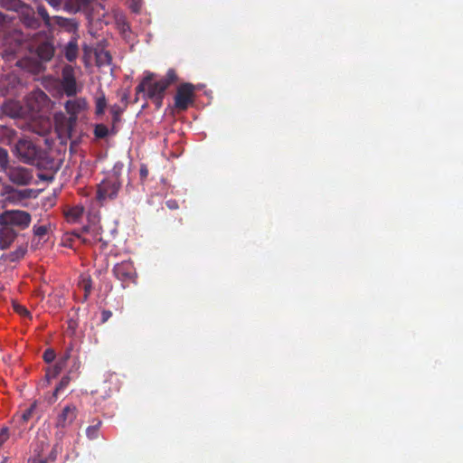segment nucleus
<instances>
[{
	"label": "nucleus",
	"mask_w": 463,
	"mask_h": 463,
	"mask_svg": "<svg viewBox=\"0 0 463 463\" xmlns=\"http://www.w3.org/2000/svg\"><path fill=\"white\" fill-rule=\"evenodd\" d=\"M154 73L147 72L143 80L136 87V95L143 94L145 99L152 100L156 109H160L163 105V99L165 98V83L160 80L153 81Z\"/></svg>",
	"instance_id": "nucleus-1"
},
{
	"label": "nucleus",
	"mask_w": 463,
	"mask_h": 463,
	"mask_svg": "<svg viewBox=\"0 0 463 463\" xmlns=\"http://www.w3.org/2000/svg\"><path fill=\"white\" fill-rule=\"evenodd\" d=\"M15 156L24 163L40 165L45 152L35 146L32 140L21 138L14 146Z\"/></svg>",
	"instance_id": "nucleus-2"
},
{
	"label": "nucleus",
	"mask_w": 463,
	"mask_h": 463,
	"mask_svg": "<svg viewBox=\"0 0 463 463\" xmlns=\"http://www.w3.org/2000/svg\"><path fill=\"white\" fill-rule=\"evenodd\" d=\"M32 48L42 61H50L55 52L53 37L45 32H39L33 39Z\"/></svg>",
	"instance_id": "nucleus-3"
},
{
	"label": "nucleus",
	"mask_w": 463,
	"mask_h": 463,
	"mask_svg": "<svg viewBox=\"0 0 463 463\" xmlns=\"http://www.w3.org/2000/svg\"><path fill=\"white\" fill-rule=\"evenodd\" d=\"M31 220L30 213L25 211L11 210L0 214V225L9 226L17 232L26 229Z\"/></svg>",
	"instance_id": "nucleus-4"
},
{
	"label": "nucleus",
	"mask_w": 463,
	"mask_h": 463,
	"mask_svg": "<svg viewBox=\"0 0 463 463\" xmlns=\"http://www.w3.org/2000/svg\"><path fill=\"white\" fill-rule=\"evenodd\" d=\"M114 276L122 282L123 288L130 283H137V271L131 260H123L117 263L112 269Z\"/></svg>",
	"instance_id": "nucleus-5"
},
{
	"label": "nucleus",
	"mask_w": 463,
	"mask_h": 463,
	"mask_svg": "<svg viewBox=\"0 0 463 463\" xmlns=\"http://www.w3.org/2000/svg\"><path fill=\"white\" fill-rule=\"evenodd\" d=\"M194 86L192 83L179 85L175 96V107L178 110H186L194 102Z\"/></svg>",
	"instance_id": "nucleus-6"
},
{
	"label": "nucleus",
	"mask_w": 463,
	"mask_h": 463,
	"mask_svg": "<svg viewBox=\"0 0 463 463\" xmlns=\"http://www.w3.org/2000/svg\"><path fill=\"white\" fill-rule=\"evenodd\" d=\"M120 183L118 178H108L102 181L97 190V199L103 202L106 199H113L118 195Z\"/></svg>",
	"instance_id": "nucleus-7"
},
{
	"label": "nucleus",
	"mask_w": 463,
	"mask_h": 463,
	"mask_svg": "<svg viewBox=\"0 0 463 463\" xmlns=\"http://www.w3.org/2000/svg\"><path fill=\"white\" fill-rule=\"evenodd\" d=\"M54 123L60 138H71L77 125V120L60 113L55 115Z\"/></svg>",
	"instance_id": "nucleus-8"
},
{
	"label": "nucleus",
	"mask_w": 463,
	"mask_h": 463,
	"mask_svg": "<svg viewBox=\"0 0 463 463\" xmlns=\"http://www.w3.org/2000/svg\"><path fill=\"white\" fill-rule=\"evenodd\" d=\"M61 87L67 97H74L78 92L74 69L71 65L62 68Z\"/></svg>",
	"instance_id": "nucleus-9"
},
{
	"label": "nucleus",
	"mask_w": 463,
	"mask_h": 463,
	"mask_svg": "<svg viewBox=\"0 0 463 463\" xmlns=\"http://www.w3.org/2000/svg\"><path fill=\"white\" fill-rule=\"evenodd\" d=\"M18 13L20 21L24 27L32 30H37L41 27L42 21L30 5L25 4Z\"/></svg>",
	"instance_id": "nucleus-10"
},
{
	"label": "nucleus",
	"mask_w": 463,
	"mask_h": 463,
	"mask_svg": "<svg viewBox=\"0 0 463 463\" xmlns=\"http://www.w3.org/2000/svg\"><path fill=\"white\" fill-rule=\"evenodd\" d=\"M6 174L9 180L18 185H26L33 179L32 172L22 166H11L6 169Z\"/></svg>",
	"instance_id": "nucleus-11"
},
{
	"label": "nucleus",
	"mask_w": 463,
	"mask_h": 463,
	"mask_svg": "<svg viewBox=\"0 0 463 463\" xmlns=\"http://www.w3.org/2000/svg\"><path fill=\"white\" fill-rule=\"evenodd\" d=\"M64 109L70 118L78 121L79 113L88 109V101L85 98L69 99L65 102Z\"/></svg>",
	"instance_id": "nucleus-12"
},
{
	"label": "nucleus",
	"mask_w": 463,
	"mask_h": 463,
	"mask_svg": "<svg viewBox=\"0 0 463 463\" xmlns=\"http://www.w3.org/2000/svg\"><path fill=\"white\" fill-rule=\"evenodd\" d=\"M18 232L9 226L0 225V249H8L17 237Z\"/></svg>",
	"instance_id": "nucleus-13"
},
{
	"label": "nucleus",
	"mask_w": 463,
	"mask_h": 463,
	"mask_svg": "<svg viewBox=\"0 0 463 463\" xmlns=\"http://www.w3.org/2000/svg\"><path fill=\"white\" fill-rule=\"evenodd\" d=\"M77 416V409L74 405L70 404L65 406L61 414L57 418V426L61 428H64L76 419Z\"/></svg>",
	"instance_id": "nucleus-14"
},
{
	"label": "nucleus",
	"mask_w": 463,
	"mask_h": 463,
	"mask_svg": "<svg viewBox=\"0 0 463 463\" xmlns=\"http://www.w3.org/2000/svg\"><path fill=\"white\" fill-rule=\"evenodd\" d=\"M94 0H64L65 9L72 14L88 12Z\"/></svg>",
	"instance_id": "nucleus-15"
},
{
	"label": "nucleus",
	"mask_w": 463,
	"mask_h": 463,
	"mask_svg": "<svg viewBox=\"0 0 463 463\" xmlns=\"http://www.w3.org/2000/svg\"><path fill=\"white\" fill-rule=\"evenodd\" d=\"M84 213V207L82 205H76L71 207L65 212V217L67 222L75 223L80 222Z\"/></svg>",
	"instance_id": "nucleus-16"
},
{
	"label": "nucleus",
	"mask_w": 463,
	"mask_h": 463,
	"mask_svg": "<svg viewBox=\"0 0 463 463\" xmlns=\"http://www.w3.org/2000/svg\"><path fill=\"white\" fill-rule=\"evenodd\" d=\"M79 47L76 39L71 40L64 47V56L69 61H73L78 57Z\"/></svg>",
	"instance_id": "nucleus-17"
},
{
	"label": "nucleus",
	"mask_w": 463,
	"mask_h": 463,
	"mask_svg": "<svg viewBox=\"0 0 463 463\" xmlns=\"http://www.w3.org/2000/svg\"><path fill=\"white\" fill-rule=\"evenodd\" d=\"M107 99L105 93L100 90L95 97V114L96 116H102L107 108Z\"/></svg>",
	"instance_id": "nucleus-18"
},
{
	"label": "nucleus",
	"mask_w": 463,
	"mask_h": 463,
	"mask_svg": "<svg viewBox=\"0 0 463 463\" xmlns=\"http://www.w3.org/2000/svg\"><path fill=\"white\" fill-rule=\"evenodd\" d=\"M25 4L22 0H0V7L19 12Z\"/></svg>",
	"instance_id": "nucleus-19"
},
{
	"label": "nucleus",
	"mask_w": 463,
	"mask_h": 463,
	"mask_svg": "<svg viewBox=\"0 0 463 463\" xmlns=\"http://www.w3.org/2000/svg\"><path fill=\"white\" fill-rule=\"evenodd\" d=\"M64 367L65 365H63L60 361H57L55 364L49 366L45 374L47 380L50 381L57 377Z\"/></svg>",
	"instance_id": "nucleus-20"
},
{
	"label": "nucleus",
	"mask_w": 463,
	"mask_h": 463,
	"mask_svg": "<svg viewBox=\"0 0 463 463\" xmlns=\"http://www.w3.org/2000/svg\"><path fill=\"white\" fill-rule=\"evenodd\" d=\"M74 379V376L65 374L60 381L59 384L56 386V388L53 391L52 397L54 400L58 398V394L62 392L64 389L68 387L71 381Z\"/></svg>",
	"instance_id": "nucleus-21"
},
{
	"label": "nucleus",
	"mask_w": 463,
	"mask_h": 463,
	"mask_svg": "<svg viewBox=\"0 0 463 463\" xmlns=\"http://www.w3.org/2000/svg\"><path fill=\"white\" fill-rule=\"evenodd\" d=\"M36 406V402L32 403L22 414L17 415L14 418H17V420L22 423H26L33 418Z\"/></svg>",
	"instance_id": "nucleus-22"
},
{
	"label": "nucleus",
	"mask_w": 463,
	"mask_h": 463,
	"mask_svg": "<svg viewBox=\"0 0 463 463\" xmlns=\"http://www.w3.org/2000/svg\"><path fill=\"white\" fill-rule=\"evenodd\" d=\"M37 14L39 17H41L44 25L47 28H50L52 26V17L49 15L44 5L41 4L37 5Z\"/></svg>",
	"instance_id": "nucleus-23"
},
{
	"label": "nucleus",
	"mask_w": 463,
	"mask_h": 463,
	"mask_svg": "<svg viewBox=\"0 0 463 463\" xmlns=\"http://www.w3.org/2000/svg\"><path fill=\"white\" fill-rule=\"evenodd\" d=\"M160 80L165 83V88L167 89L171 84L178 80V77L174 69H169L166 72V75Z\"/></svg>",
	"instance_id": "nucleus-24"
},
{
	"label": "nucleus",
	"mask_w": 463,
	"mask_h": 463,
	"mask_svg": "<svg viewBox=\"0 0 463 463\" xmlns=\"http://www.w3.org/2000/svg\"><path fill=\"white\" fill-rule=\"evenodd\" d=\"M50 229H51V224L48 223V224H43V225H34L33 228V234L36 237H39L40 239H42L43 236H45L48 233Z\"/></svg>",
	"instance_id": "nucleus-25"
},
{
	"label": "nucleus",
	"mask_w": 463,
	"mask_h": 463,
	"mask_svg": "<svg viewBox=\"0 0 463 463\" xmlns=\"http://www.w3.org/2000/svg\"><path fill=\"white\" fill-rule=\"evenodd\" d=\"M101 425V421L99 420L96 424L89 426L86 430V435L90 439H95L98 438L99 430Z\"/></svg>",
	"instance_id": "nucleus-26"
},
{
	"label": "nucleus",
	"mask_w": 463,
	"mask_h": 463,
	"mask_svg": "<svg viewBox=\"0 0 463 463\" xmlns=\"http://www.w3.org/2000/svg\"><path fill=\"white\" fill-rule=\"evenodd\" d=\"M26 246H19L14 251H12L9 255V259L10 260L12 261H15V260H18L20 259H22L24 254L26 253Z\"/></svg>",
	"instance_id": "nucleus-27"
},
{
	"label": "nucleus",
	"mask_w": 463,
	"mask_h": 463,
	"mask_svg": "<svg viewBox=\"0 0 463 463\" xmlns=\"http://www.w3.org/2000/svg\"><path fill=\"white\" fill-rule=\"evenodd\" d=\"M109 135V128L104 124H97L94 128V136L97 138H105Z\"/></svg>",
	"instance_id": "nucleus-28"
},
{
	"label": "nucleus",
	"mask_w": 463,
	"mask_h": 463,
	"mask_svg": "<svg viewBox=\"0 0 463 463\" xmlns=\"http://www.w3.org/2000/svg\"><path fill=\"white\" fill-rule=\"evenodd\" d=\"M123 109L118 105H113L110 109V112L112 114V123L113 128L117 123L120 121V115L122 113Z\"/></svg>",
	"instance_id": "nucleus-29"
},
{
	"label": "nucleus",
	"mask_w": 463,
	"mask_h": 463,
	"mask_svg": "<svg viewBox=\"0 0 463 463\" xmlns=\"http://www.w3.org/2000/svg\"><path fill=\"white\" fill-rule=\"evenodd\" d=\"M80 368V362L79 361L78 357H75L73 359V363L67 373V374L74 376V378L78 375L79 370Z\"/></svg>",
	"instance_id": "nucleus-30"
},
{
	"label": "nucleus",
	"mask_w": 463,
	"mask_h": 463,
	"mask_svg": "<svg viewBox=\"0 0 463 463\" xmlns=\"http://www.w3.org/2000/svg\"><path fill=\"white\" fill-rule=\"evenodd\" d=\"M81 288L84 290V298L83 299L86 300L89 298V295L91 292V280L90 279H83L80 283Z\"/></svg>",
	"instance_id": "nucleus-31"
},
{
	"label": "nucleus",
	"mask_w": 463,
	"mask_h": 463,
	"mask_svg": "<svg viewBox=\"0 0 463 463\" xmlns=\"http://www.w3.org/2000/svg\"><path fill=\"white\" fill-rule=\"evenodd\" d=\"M33 3L38 4L42 0H32ZM53 9L59 10L64 4V0H45Z\"/></svg>",
	"instance_id": "nucleus-32"
},
{
	"label": "nucleus",
	"mask_w": 463,
	"mask_h": 463,
	"mask_svg": "<svg viewBox=\"0 0 463 463\" xmlns=\"http://www.w3.org/2000/svg\"><path fill=\"white\" fill-rule=\"evenodd\" d=\"M8 164V153L5 148L0 147V166L6 168Z\"/></svg>",
	"instance_id": "nucleus-33"
},
{
	"label": "nucleus",
	"mask_w": 463,
	"mask_h": 463,
	"mask_svg": "<svg viewBox=\"0 0 463 463\" xmlns=\"http://www.w3.org/2000/svg\"><path fill=\"white\" fill-rule=\"evenodd\" d=\"M55 356H56V354H55L54 350L49 348L44 351L43 358L44 362H46L47 364H50L54 361Z\"/></svg>",
	"instance_id": "nucleus-34"
},
{
	"label": "nucleus",
	"mask_w": 463,
	"mask_h": 463,
	"mask_svg": "<svg viewBox=\"0 0 463 463\" xmlns=\"http://www.w3.org/2000/svg\"><path fill=\"white\" fill-rule=\"evenodd\" d=\"M10 437L9 429L7 427H3L0 430V448L3 446L5 442L7 441V439Z\"/></svg>",
	"instance_id": "nucleus-35"
},
{
	"label": "nucleus",
	"mask_w": 463,
	"mask_h": 463,
	"mask_svg": "<svg viewBox=\"0 0 463 463\" xmlns=\"http://www.w3.org/2000/svg\"><path fill=\"white\" fill-rule=\"evenodd\" d=\"M14 309L17 314L23 317H27L30 315V312L27 310V308L20 304H14Z\"/></svg>",
	"instance_id": "nucleus-36"
},
{
	"label": "nucleus",
	"mask_w": 463,
	"mask_h": 463,
	"mask_svg": "<svg viewBox=\"0 0 463 463\" xmlns=\"http://www.w3.org/2000/svg\"><path fill=\"white\" fill-rule=\"evenodd\" d=\"M72 347L71 345L67 347L62 354L61 357L59 358L58 361L61 362L63 365H66L68 360L71 358V353Z\"/></svg>",
	"instance_id": "nucleus-37"
},
{
	"label": "nucleus",
	"mask_w": 463,
	"mask_h": 463,
	"mask_svg": "<svg viewBox=\"0 0 463 463\" xmlns=\"http://www.w3.org/2000/svg\"><path fill=\"white\" fill-rule=\"evenodd\" d=\"M34 453H35V456H34L32 463H49L48 458L45 456L40 454V452L37 451L36 449H34Z\"/></svg>",
	"instance_id": "nucleus-38"
},
{
	"label": "nucleus",
	"mask_w": 463,
	"mask_h": 463,
	"mask_svg": "<svg viewBox=\"0 0 463 463\" xmlns=\"http://www.w3.org/2000/svg\"><path fill=\"white\" fill-rule=\"evenodd\" d=\"M53 20L60 26H66L67 24H72V20L63 18L61 16H54Z\"/></svg>",
	"instance_id": "nucleus-39"
},
{
	"label": "nucleus",
	"mask_w": 463,
	"mask_h": 463,
	"mask_svg": "<svg viewBox=\"0 0 463 463\" xmlns=\"http://www.w3.org/2000/svg\"><path fill=\"white\" fill-rule=\"evenodd\" d=\"M139 175H140L141 180L146 179V177L148 175V168L146 165L142 164L140 165Z\"/></svg>",
	"instance_id": "nucleus-40"
},
{
	"label": "nucleus",
	"mask_w": 463,
	"mask_h": 463,
	"mask_svg": "<svg viewBox=\"0 0 463 463\" xmlns=\"http://www.w3.org/2000/svg\"><path fill=\"white\" fill-rule=\"evenodd\" d=\"M112 316V312L110 310H103L101 312V322L106 323Z\"/></svg>",
	"instance_id": "nucleus-41"
},
{
	"label": "nucleus",
	"mask_w": 463,
	"mask_h": 463,
	"mask_svg": "<svg viewBox=\"0 0 463 463\" xmlns=\"http://www.w3.org/2000/svg\"><path fill=\"white\" fill-rule=\"evenodd\" d=\"M165 204L170 210H176L179 207L178 203L175 200H168Z\"/></svg>",
	"instance_id": "nucleus-42"
},
{
	"label": "nucleus",
	"mask_w": 463,
	"mask_h": 463,
	"mask_svg": "<svg viewBox=\"0 0 463 463\" xmlns=\"http://www.w3.org/2000/svg\"><path fill=\"white\" fill-rule=\"evenodd\" d=\"M49 461H53L56 458V451L54 449H52V451L49 453V456L46 457Z\"/></svg>",
	"instance_id": "nucleus-43"
},
{
	"label": "nucleus",
	"mask_w": 463,
	"mask_h": 463,
	"mask_svg": "<svg viewBox=\"0 0 463 463\" xmlns=\"http://www.w3.org/2000/svg\"><path fill=\"white\" fill-rule=\"evenodd\" d=\"M37 94L42 99H47V95L42 90H40Z\"/></svg>",
	"instance_id": "nucleus-44"
}]
</instances>
